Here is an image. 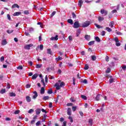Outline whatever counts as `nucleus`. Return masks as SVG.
Instances as JSON below:
<instances>
[{
  "instance_id": "obj_1",
  "label": "nucleus",
  "mask_w": 126,
  "mask_h": 126,
  "mask_svg": "<svg viewBox=\"0 0 126 126\" xmlns=\"http://www.w3.org/2000/svg\"><path fill=\"white\" fill-rule=\"evenodd\" d=\"M64 85H65V84L64 83V82H62L60 83H60H56L55 84V87H56L57 90H60V89H61V87H63V86H64Z\"/></svg>"
},
{
  "instance_id": "obj_2",
  "label": "nucleus",
  "mask_w": 126,
  "mask_h": 126,
  "mask_svg": "<svg viewBox=\"0 0 126 126\" xmlns=\"http://www.w3.org/2000/svg\"><path fill=\"white\" fill-rule=\"evenodd\" d=\"M89 25H90V22L86 21L82 24V27H83V28H86V27H88Z\"/></svg>"
},
{
  "instance_id": "obj_3",
  "label": "nucleus",
  "mask_w": 126,
  "mask_h": 126,
  "mask_svg": "<svg viewBox=\"0 0 126 126\" xmlns=\"http://www.w3.org/2000/svg\"><path fill=\"white\" fill-rule=\"evenodd\" d=\"M73 28H79L80 27V25L79 24V22L76 21L74 23V25L73 26Z\"/></svg>"
},
{
  "instance_id": "obj_4",
  "label": "nucleus",
  "mask_w": 126,
  "mask_h": 126,
  "mask_svg": "<svg viewBox=\"0 0 126 126\" xmlns=\"http://www.w3.org/2000/svg\"><path fill=\"white\" fill-rule=\"evenodd\" d=\"M31 47H33V44H30L28 45H26L25 46L24 48L26 50H30V48H31Z\"/></svg>"
},
{
  "instance_id": "obj_5",
  "label": "nucleus",
  "mask_w": 126,
  "mask_h": 126,
  "mask_svg": "<svg viewBox=\"0 0 126 126\" xmlns=\"http://www.w3.org/2000/svg\"><path fill=\"white\" fill-rule=\"evenodd\" d=\"M50 40L58 41V40H59V36L58 35H56L55 37H51Z\"/></svg>"
},
{
  "instance_id": "obj_6",
  "label": "nucleus",
  "mask_w": 126,
  "mask_h": 126,
  "mask_svg": "<svg viewBox=\"0 0 126 126\" xmlns=\"http://www.w3.org/2000/svg\"><path fill=\"white\" fill-rule=\"evenodd\" d=\"M100 13H101L102 14H104V15L106 16L107 15V14H108V11L104 9H101L100 10Z\"/></svg>"
},
{
  "instance_id": "obj_7",
  "label": "nucleus",
  "mask_w": 126,
  "mask_h": 126,
  "mask_svg": "<svg viewBox=\"0 0 126 126\" xmlns=\"http://www.w3.org/2000/svg\"><path fill=\"white\" fill-rule=\"evenodd\" d=\"M35 114L37 116H38V115H40V114H41V109L39 108L36 109L35 110Z\"/></svg>"
},
{
  "instance_id": "obj_8",
  "label": "nucleus",
  "mask_w": 126,
  "mask_h": 126,
  "mask_svg": "<svg viewBox=\"0 0 126 126\" xmlns=\"http://www.w3.org/2000/svg\"><path fill=\"white\" fill-rule=\"evenodd\" d=\"M7 44V41H6V39H4L2 40L1 41V45L2 46H5Z\"/></svg>"
},
{
  "instance_id": "obj_9",
  "label": "nucleus",
  "mask_w": 126,
  "mask_h": 126,
  "mask_svg": "<svg viewBox=\"0 0 126 126\" xmlns=\"http://www.w3.org/2000/svg\"><path fill=\"white\" fill-rule=\"evenodd\" d=\"M38 75H39L37 73L33 74L32 77V79H33V80L36 79V78H37V77H38Z\"/></svg>"
},
{
  "instance_id": "obj_10",
  "label": "nucleus",
  "mask_w": 126,
  "mask_h": 126,
  "mask_svg": "<svg viewBox=\"0 0 126 126\" xmlns=\"http://www.w3.org/2000/svg\"><path fill=\"white\" fill-rule=\"evenodd\" d=\"M26 100L27 102L29 103V102H31V97H30V96H27L26 97Z\"/></svg>"
},
{
  "instance_id": "obj_11",
  "label": "nucleus",
  "mask_w": 126,
  "mask_h": 126,
  "mask_svg": "<svg viewBox=\"0 0 126 126\" xmlns=\"http://www.w3.org/2000/svg\"><path fill=\"white\" fill-rule=\"evenodd\" d=\"M34 95L32 96V99H35L36 97H38V93L37 92L35 91L33 92Z\"/></svg>"
},
{
  "instance_id": "obj_12",
  "label": "nucleus",
  "mask_w": 126,
  "mask_h": 126,
  "mask_svg": "<svg viewBox=\"0 0 126 126\" xmlns=\"http://www.w3.org/2000/svg\"><path fill=\"white\" fill-rule=\"evenodd\" d=\"M21 12H16L13 14V16H18L19 15H21Z\"/></svg>"
},
{
  "instance_id": "obj_13",
  "label": "nucleus",
  "mask_w": 126,
  "mask_h": 126,
  "mask_svg": "<svg viewBox=\"0 0 126 126\" xmlns=\"http://www.w3.org/2000/svg\"><path fill=\"white\" fill-rule=\"evenodd\" d=\"M82 4H83V1L82 0H79L78 2V5L80 7L82 6Z\"/></svg>"
},
{
  "instance_id": "obj_14",
  "label": "nucleus",
  "mask_w": 126,
  "mask_h": 126,
  "mask_svg": "<svg viewBox=\"0 0 126 126\" xmlns=\"http://www.w3.org/2000/svg\"><path fill=\"white\" fill-rule=\"evenodd\" d=\"M67 114L68 116H71V109L70 108H68Z\"/></svg>"
},
{
  "instance_id": "obj_15",
  "label": "nucleus",
  "mask_w": 126,
  "mask_h": 126,
  "mask_svg": "<svg viewBox=\"0 0 126 126\" xmlns=\"http://www.w3.org/2000/svg\"><path fill=\"white\" fill-rule=\"evenodd\" d=\"M101 97H102V95H101L100 94L97 95L96 97H95V100L96 101H99L100 100V98H101Z\"/></svg>"
},
{
  "instance_id": "obj_16",
  "label": "nucleus",
  "mask_w": 126,
  "mask_h": 126,
  "mask_svg": "<svg viewBox=\"0 0 126 126\" xmlns=\"http://www.w3.org/2000/svg\"><path fill=\"white\" fill-rule=\"evenodd\" d=\"M40 94H45V88L42 87L40 90Z\"/></svg>"
},
{
  "instance_id": "obj_17",
  "label": "nucleus",
  "mask_w": 126,
  "mask_h": 126,
  "mask_svg": "<svg viewBox=\"0 0 126 126\" xmlns=\"http://www.w3.org/2000/svg\"><path fill=\"white\" fill-rule=\"evenodd\" d=\"M85 39L87 41H89L90 40V35H88V34H86L85 35Z\"/></svg>"
},
{
  "instance_id": "obj_18",
  "label": "nucleus",
  "mask_w": 126,
  "mask_h": 126,
  "mask_svg": "<svg viewBox=\"0 0 126 126\" xmlns=\"http://www.w3.org/2000/svg\"><path fill=\"white\" fill-rule=\"evenodd\" d=\"M15 7H17V8H19V5L17 4H14L12 6V8H15Z\"/></svg>"
},
{
  "instance_id": "obj_19",
  "label": "nucleus",
  "mask_w": 126,
  "mask_h": 126,
  "mask_svg": "<svg viewBox=\"0 0 126 126\" xmlns=\"http://www.w3.org/2000/svg\"><path fill=\"white\" fill-rule=\"evenodd\" d=\"M67 22L68 23H69L70 24H71V25H72V24H73V21H72L71 19H68Z\"/></svg>"
},
{
  "instance_id": "obj_20",
  "label": "nucleus",
  "mask_w": 126,
  "mask_h": 126,
  "mask_svg": "<svg viewBox=\"0 0 126 126\" xmlns=\"http://www.w3.org/2000/svg\"><path fill=\"white\" fill-rule=\"evenodd\" d=\"M94 44H95V41H91L89 42L88 45L89 46H92V45H94Z\"/></svg>"
},
{
  "instance_id": "obj_21",
  "label": "nucleus",
  "mask_w": 126,
  "mask_h": 126,
  "mask_svg": "<svg viewBox=\"0 0 126 126\" xmlns=\"http://www.w3.org/2000/svg\"><path fill=\"white\" fill-rule=\"evenodd\" d=\"M95 40L96 42H98V43H100V42H101V39L98 36H96L95 37Z\"/></svg>"
},
{
  "instance_id": "obj_22",
  "label": "nucleus",
  "mask_w": 126,
  "mask_h": 126,
  "mask_svg": "<svg viewBox=\"0 0 126 126\" xmlns=\"http://www.w3.org/2000/svg\"><path fill=\"white\" fill-rule=\"evenodd\" d=\"M46 119H47V115L44 114V116H43V118L42 120V123H44V122H46L45 120Z\"/></svg>"
},
{
  "instance_id": "obj_23",
  "label": "nucleus",
  "mask_w": 126,
  "mask_h": 126,
  "mask_svg": "<svg viewBox=\"0 0 126 126\" xmlns=\"http://www.w3.org/2000/svg\"><path fill=\"white\" fill-rule=\"evenodd\" d=\"M114 21H112L109 23V26L110 27H111V28H113L114 27Z\"/></svg>"
},
{
  "instance_id": "obj_24",
  "label": "nucleus",
  "mask_w": 126,
  "mask_h": 126,
  "mask_svg": "<svg viewBox=\"0 0 126 126\" xmlns=\"http://www.w3.org/2000/svg\"><path fill=\"white\" fill-rule=\"evenodd\" d=\"M50 97L49 96H44L43 97V100H44V101H47V100H49Z\"/></svg>"
},
{
  "instance_id": "obj_25",
  "label": "nucleus",
  "mask_w": 126,
  "mask_h": 126,
  "mask_svg": "<svg viewBox=\"0 0 126 126\" xmlns=\"http://www.w3.org/2000/svg\"><path fill=\"white\" fill-rule=\"evenodd\" d=\"M55 60L57 62H59V61H62V60H63V58L59 56L58 58H56Z\"/></svg>"
},
{
  "instance_id": "obj_26",
  "label": "nucleus",
  "mask_w": 126,
  "mask_h": 126,
  "mask_svg": "<svg viewBox=\"0 0 126 126\" xmlns=\"http://www.w3.org/2000/svg\"><path fill=\"white\" fill-rule=\"evenodd\" d=\"M9 96L10 97H15L16 96V94H15V93H10L9 94Z\"/></svg>"
},
{
  "instance_id": "obj_27",
  "label": "nucleus",
  "mask_w": 126,
  "mask_h": 126,
  "mask_svg": "<svg viewBox=\"0 0 126 126\" xmlns=\"http://www.w3.org/2000/svg\"><path fill=\"white\" fill-rule=\"evenodd\" d=\"M47 54L48 55H52V50H51V49L48 48L47 49Z\"/></svg>"
},
{
  "instance_id": "obj_28",
  "label": "nucleus",
  "mask_w": 126,
  "mask_h": 126,
  "mask_svg": "<svg viewBox=\"0 0 126 126\" xmlns=\"http://www.w3.org/2000/svg\"><path fill=\"white\" fill-rule=\"evenodd\" d=\"M48 94H53V89H49L48 91H47Z\"/></svg>"
},
{
  "instance_id": "obj_29",
  "label": "nucleus",
  "mask_w": 126,
  "mask_h": 126,
  "mask_svg": "<svg viewBox=\"0 0 126 126\" xmlns=\"http://www.w3.org/2000/svg\"><path fill=\"white\" fill-rule=\"evenodd\" d=\"M84 69H85V70H87L89 69V66L88 65V64H86L85 65Z\"/></svg>"
},
{
  "instance_id": "obj_30",
  "label": "nucleus",
  "mask_w": 126,
  "mask_h": 126,
  "mask_svg": "<svg viewBox=\"0 0 126 126\" xmlns=\"http://www.w3.org/2000/svg\"><path fill=\"white\" fill-rule=\"evenodd\" d=\"M71 14L72 16V18L75 19V18H76V14H75V13L73 12L71 13Z\"/></svg>"
},
{
  "instance_id": "obj_31",
  "label": "nucleus",
  "mask_w": 126,
  "mask_h": 126,
  "mask_svg": "<svg viewBox=\"0 0 126 126\" xmlns=\"http://www.w3.org/2000/svg\"><path fill=\"white\" fill-rule=\"evenodd\" d=\"M98 21H99V22H101V21H103V20H104V18L99 16L98 17Z\"/></svg>"
},
{
  "instance_id": "obj_32",
  "label": "nucleus",
  "mask_w": 126,
  "mask_h": 126,
  "mask_svg": "<svg viewBox=\"0 0 126 126\" xmlns=\"http://www.w3.org/2000/svg\"><path fill=\"white\" fill-rule=\"evenodd\" d=\"M13 30H7V31H6V32H7V33H8V34H11V33H13Z\"/></svg>"
},
{
  "instance_id": "obj_33",
  "label": "nucleus",
  "mask_w": 126,
  "mask_h": 126,
  "mask_svg": "<svg viewBox=\"0 0 126 126\" xmlns=\"http://www.w3.org/2000/svg\"><path fill=\"white\" fill-rule=\"evenodd\" d=\"M35 67L36 68H41L42 67V64H37Z\"/></svg>"
},
{
  "instance_id": "obj_34",
  "label": "nucleus",
  "mask_w": 126,
  "mask_h": 126,
  "mask_svg": "<svg viewBox=\"0 0 126 126\" xmlns=\"http://www.w3.org/2000/svg\"><path fill=\"white\" fill-rule=\"evenodd\" d=\"M95 26H96V27L97 28H98V29H100V28H103V27L100 26V25L97 24H94Z\"/></svg>"
},
{
  "instance_id": "obj_35",
  "label": "nucleus",
  "mask_w": 126,
  "mask_h": 126,
  "mask_svg": "<svg viewBox=\"0 0 126 126\" xmlns=\"http://www.w3.org/2000/svg\"><path fill=\"white\" fill-rule=\"evenodd\" d=\"M92 58V60L94 61H96V56L95 55H93L91 56Z\"/></svg>"
},
{
  "instance_id": "obj_36",
  "label": "nucleus",
  "mask_w": 126,
  "mask_h": 126,
  "mask_svg": "<svg viewBox=\"0 0 126 126\" xmlns=\"http://www.w3.org/2000/svg\"><path fill=\"white\" fill-rule=\"evenodd\" d=\"M114 41H115V42H116V43H118V42H120V40H119V38H118V37H115L114 38Z\"/></svg>"
},
{
  "instance_id": "obj_37",
  "label": "nucleus",
  "mask_w": 126,
  "mask_h": 126,
  "mask_svg": "<svg viewBox=\"0 0 126 126\" xmlns=\"http://www.w3.org/2000/svg\"><path fill=\"white\" fill-rule=\"evenodd\" d=\"M81 97L82 99H84V100H87V97L84 95H81Z\"/></svg>"
},
{
  "instance_id": "obj_38",
  "label": "nucleus",
  "mask_w": 126,
  "mask_h": 126,
  "mask_svg": "<svg viewBox=\"0 0 126 126\" xmlns=\"http://www.w3.org/2000/svg\"><path fill=\"white\" fill-rule=\"evenodd\" d=\"M105 72L106 73H110L111 72V69H110V68H107Z\"/></svg>"
},
{
  "instance_id": "obj_39",
  "label": "nucleus",
  "mask_w": 126,
  "mask_h": 126,
  "mask_svg": "<svg viewBox=\"0 0 126 126\" xmlns=\"http://www.w3.org/2000/svg\"><path fill=\"white\" fill-rule=\"evenodd\" d=\"M56 13H57V11H54L52 14L50 15V17H53V16H54V15H55V14H56Z\"/></svg>"
},
{
  "instance_id": "obj_40",
  "label": "nucleus",
  "mask_w": 126,
  "mask_h": 126,
  "mask_svg": "<svg viewBox=\"0 0 126 126\" xmlns=\"http://www.w3.org/2000/svg\"><path fill=\"white\" fill-rule=\"evenodd\" d=\"M76 109H77V107L76 106H72V110L73 112H75V111H76Z\"/></svg>"
},
{
  "instance_id": "obj_41",
  "label": "nucleus",
  "mask_w": 126,
  "mask_h": 126,
  "mask_svg": "<svg viewBox=\"0 0 126 126\" xmlns=\"http://www.w3.org/2000/svg\"><path fill=\"white\" fill-rule=\"evenodd\" d=\"M0 93H1V94H3L4 93H5V89H2L0 91Z\"/></svg>"
},
{
  "instance_id": "obj_42",
  "label": "nucleus",
  "mask_w": 126,
  "mask_h": 126,
  "mask_svg": "<svg viewBox=\"0 0 126 126\" xmlns=\"http://www.w3.org/2000/svg\"><path fill=\"white\" fill-rule=\"evenodd\" d=\"M19 113H20V110H18L15 111L14 112V114L15 115H18V114H19Z\"/></svg>"
},
{
  "instance_id": "obj_43",
  "label": "nucleus",
  "mask_w": 126,
  "mask_h": 126,
  "mask_svg": "<svg viewBox=\"0 0 126 126\" xmlns=\"http://www.w3.org/2000/svg\"><path fill=\"white\" fill-rule=\"evenodd\" d=\"M83 83H84V84H87L88 83V82L87 81V79H84L83 81H82Z\"/></svg>"
},
{
  "instance_id": "obj_44",
  "label": "nucleus",
  "mask_w": 126,
  "mask_h": 126,
  "mask_svg": "<svg viewBox=\"0 0 126 126\" xmlns=\"http://www.w3.org/2000/svg\"><path fill=\"white\" fill-rule=\"evenodd\" d=\"M106 30L107 31H108V32H111L112 31V29H111L109 27H106Z\"/></svg>"
},
{
  "instance_id": "obj_45",
  "label": "nucleus",
  "mask_w": 126,
  "mask_h": 126,
  "mask_svg": "<svg viewBox=\"0 0 126 126\" xmlns=\"http://www.w3.org/2000/svg\"><path fill=\"white\" fill-rule=\"evenodd\" d=\"M68 39H69V41L70 42H71V41H72V40H73L72 36L71 35L69 36H68Z\"/></svg>"
},
{
  "instance_id": "obj_46",
  "label": "nucleus",
  "mask_w": 126,
  "mask_h": 126,
  "mask_svg": "<svg viewBox=\"0 0 126 126\" xmlns=\"http://www.w3.org/2000/svg\"><path fill=\"white\" fill-rule=\"evenodd\" d=\"M122 68L123 69V70H126V65H123L122 66Z\"/></svg>"
},
{
  "instance_id": "obj_47",
  "label": "nucleus",
  "mask_w": 126,
  "mask_h": 126,
  "mask_svg": "<svg viewBox=\"0 0 126 126\" xmlns=\"http://www.w3.org/2000/svg\"><path fill=\"white\" fill-rule=\"evenodd\" d=\"M114 80H115L113 78H110L109 79V83H113V82H114Z\"/></svg>"
},
{
  "instance_id": "obj_48",
  "label": "nucleus",
  "mask_w": 126,
  "mask_h": 126,
  "mask_svg": "<svg viewBox=\"0 0 126 126\" xmlns=\"http://www.w3.org/2000/svg\"><path fill=\"white\" fill-rule=\"evenodd\" d=\"M39 49L40 50H41V51L43 50V49H44V45H43L42 44H41L40 45Z\"/></svg>"
},
{
  "instance_id": "obj_49",
  "label": "nucleus",
  "mask_w": 126,
  "mask_h": 126,
  "mask_svg": "<svg viewBox=\"0 0 126 126\" xmlns=\"http://www.w3.org/2000/svg\"><path fill=\"white\" fill-rule=\"evenodd\" d=\"M69 120H70L71 123H73V119H72V117L71 116H69L68 117Z\"/></svg>"
},
{
  "instance_id": "obj_50",
  "label": "nucleus",
  "mask_w": 126,
  "mask_h": 126,
  "mask_svg": "<svg viewBox=\"0 0 126 126\" xmlns=\"http://www.w3.org/2000/svg\"><path fill=\"white\" fill-rule=\"evenodd\" d=\"M24 14L28 15L29 14V11L28 10H25L24 11Z\"/></svg>"
},
{
  "instance_id": "obj_51",
  "label": "nucleus",
  "mask_w": 126,
  "mask_h": 126,
  "mask_svg": "<svg viewBox=\"0 0 126 126\" xmlns=\"http://www.w3.org/2000/svg\"><path fill=\"white\" fill-rule=\"evenodd\" d=\"M17 68V69H23V67L22 65H19Z\"/></svg>"
},
{
  "instance_id": "obj_52",
  "label": "nucleus",
  "mask_w": 126,
  "mask_h": 126,
  "mask_svg": "<svg viewBox=\"0 0 126 126\" xmlns=\"http://www.w3.org/2000/svg\"><path fill=\"white\" fill-rule=\"evenodd\" d=\"M7 17L8 20H10V21L11 20V18L10 17V15L8 14L7 15Z\"/></svg>"
},
{
  "instance_id": "obj_53",
  "label": "nucleus",
  "mask_w": 126,
  "mask_h": 126,
  "mask_svg": "<svg viewBox=\"0 0 126 126\" xmlns=\"http://www.w3.org/2000/svg\"><path fill=\"white\" fill-rule=\"evenodd\" d=\"M116 45L117 46V47H120V46H121V43H120L119 42H116Z\"/></svg>"
},
{
  "instance_id": "obj_54",
  "label": "nucleus",
  "mask_w": 126,
  "mask_h": 126,
  "mask_svg": "<svg viewBox=\"0 0 126 126\" xmlns=\"http://www.w3.org/2000/svg\"><path fill=\"white\" fill-rule=\"evenodd\" d=\"M40 125H41V121H38L36 123V126H40Z\"/></svg>"
},
{
  "instance_id": "obj_55",
  "label": "nucleus",
  "mask_w": 126,
  "mask_h": 126,
  "mask_svg": "<svg viewBox=\"0 0 126 126\" xmlns=\"http://www.w3.org/2000/svg\"><path fill=\"white\" fill-rule=\"evenodd\" d=\"M5 120V121H11V119H10V118L9 117H6Z\"/></svg>"
},
{
  "instance_id": "obj_56",
  "label": "nucleus",
  "mask_w": 126,
  "mask_h": 126,
  "mask_svg": "<svg viewBox=\"0 0 126 126\" xmlns=\"http://www.w3.org/2000/svg\"><path fill=\"white\" fill-rule=\"evenodd\" d=\"M28 63L29 64H30V65H33V62H32V61H29Z\"/></svg>"
},
{
  "instance_id": "obj_57",
  "label": "nucleus",
  "mask_w": 126,
  "mask_h": 126,
  "mask_svg": "<svg viewBox=\"0 0 126 126\" xmlns=\"http://www.w3.org/2000/svg\"><path fill=\"white\" fill-rule=\"evenodd\" d=\"M109 56H106V57H105V61L106 62H109Z\"/></svg>"
},
{
  "instance_id": "obj_58",
  "label": "nucleus",
  "mask_w": 126,
  "mask_h": 126,
  "mask_svg": "<svg viewBox=\"0 0 126 126\" xmlns=\"http://www.w3.org/2000/svg\"><path fill=\"white\" fill-rule=\"evenodd\" d=\"M106 34V32L104 31H103L102 32H101V35L102 36H105V34Z\"/></svg>"
},
{
  "instance_id": "obj_59",
  "label": "nucleus",
  "mask_w": 126,
  "mask_h": 126,
  "mask_svg": "<svg viewBox=\"0 0 126 126\" xmlns=\"http://www.w3.org/2000/svg\"><path fill=\"white\" fill-rule=\"evenodd\" d=\"M33 112H34V110H33V109H31L29 111L28 113H29V114H31V113H33Z\"/></svg>"
},
{
  "instance_id": "obj_60",
  "label": "nucleus",
  "mask_w": 126,
  "mask_h": 126,
  "mask_svg": "<svg viewBox=\"0 0 126 126\" xmlns=\"http://www.w3.org/2000/svg\"><path fill=\"white\" fill-rule=\"evenodd\" d=\"M41 111L43 112V113H45V114H47V111H46V110H45L44 109L42 108L41 109Z\"/></svg>"
},
{
  "instance_id": "obj_61",
  "label": "nucleus",
  "mask_w": 126,
  "mask_h": 126,
  "mask_svg": "<svg viewBox=\"0 0 126 126\" xmlns=\"http://www.w3.org/2000/svg\"><path fill=\"white\" fill-rule=\"evenodd\" d=\"M70 101L71 102H75V100H74V99H73V98H72V97H71V98H70Z\"/></svg>"
},
{
  "instance_id": "obj_62",
  "label": "nucleus",
  "mask_w": 126,
  "mask_h": 126,
  "mask_svg": "<svg viewBox=\"0 0 126 126\" xmlns=\"http://www.w3.org/2000/svg\"><path fill=\"white\" fill-rule=\"evenodd\" d=\"M49 108H52L53 107V103L52 102H50L49 104Z\"/></svg>"
},
{
  "instance_id": "obj_63",
  "label": "nucleus",
  "mask_w": 126,
  "mask_h": 126,
  "mask_svg": "<svg viewBox=\"0 0 126 126\" xmlns=\"http://www.w3.org/2000/svg\"><path fill=\"white\" fill-rule=\"evenodd\" d=\"M3 61H4V57L3 56H2L0 58V61L1 62H3Z\"/></svg>"
},
{
  "instance_id": "obj_64",
  "label": "nucleus",
  "mask_w": 126,
  "mask_h": 126,
  "mask_svg": "<svg viewBox=\"0 0 126 126\" xmlns=\"http://www.w3.org/2000/svg\"><path fill=\"white\" fill-rule=\"evenodd\" d=\"M62 126H66V121H64L63 122V125Z\"/></svg>"
}]
</instances>
